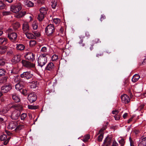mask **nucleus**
<instances>
[{"instance_id":"4","label":"nucleus","mask_w":146,"mask_h":146,"mask_svg":"<svg viewBox=\"0 0 146 146\" xmlns=\"http://www.w3.org/2000/svg\"><path fill=\"white\" fill-rule=\"evenodd\" d=\"M16 107L17 106L15 105L12 106L11 108V110L13 109L15 110L12 111L11 115V118L13 119L16 120L17 119L20 115V111L16 110Z\"/></svg>"},{"instance_id":"24","label":"nucleus","mask_w":146,"mask_h":146,"mask_svg":"<svg viewBox=\"0 0 146 146\" xmlns=\"http://www.w3.org/2000/svg\"><path fill=\"white\" fill-rule=\"evenodd\" d=\"M16 48L18 50H22L24 49L25 48V46L23 44H17Z\"/></svg>"},{"instance_id":"21","label":"nucleus","mask_w":146,"mask_h":146,"mask_svg":"<svg viewBox=\"0 0 146 146\" xmlns=\"http://www.w3.org/2000/svg\"><path fill=\"white\" fill-rule=\"evenodd\" d=\"M25 34L27 37L28 39H33L36 38V36L32 33L29 32H26Z\"/></svg>"},{"instance_id":"31","label":"nucleus","mask_w":146,"mask_h":146,"mask_svg":"<svg viewBox=\"0 0 146 146\" xmlns=\"http://www.w3.org/2000/svg\"><path fill=\"white\" fill-rule=\"evenodd\" d=\"M5 57H0V66H4L5 64Z\"/></svg>"},{"instance_id":"19","label":"nucleus","mask_w":146,"mask_h":146,"mask_svg":"<svg viewBox=\"0 0 146 146\" xmlns=\"http://www.w3.org/2000/svg\"><path fill=\"white\" fill-rule=\"evenodd\" d=\"M146 145V137H141L140 140V142L138 146H145Z\"/></svg>"},{"instance_id":"14","label":"nucleus","mask_w":146,"mask_h":146,"mask_svg":"<svg viewBox=\"0 0 146 146\" xmlns=\"http://www.w3.org/2000/svg\"><path fill=\"white\" fill-rule=\"evenodd\" d=\"M13 76V74H10L9 76V77L10 78L12 77ZM14 78H13V83H19L20 82L22 81H21V80H20V77L19 76L16 75L15 76H14Z\"/></svg>"},{"instance_id":"34","label":"nucleus","mask_w":146,"mask_h":146,"mask_svg":"<svg viewBox=\"0 0 146 146\" xmlns=\"http://www.w3.org/2000/svg\"><path fill=\"white\" fill-rule=\"evenodd\" d=\"M32 26L34 30L37 29L38 28V23L36 21H33V22Z\"/></svg>"},{"instance_id":"17","label":"nucleus","mask_w":146,"mask_h":146,"mask_svg":"<svg viewBox=\"0 0 146 146\" xmlns=\"http://www.w3.org/2000/svg\"><path fill=\"white\" fill-rule=\"evenodd\" d=\"M21 60V58L20 55H17L15 56L12 60V62L15 64L19 62Z\"/></svg>"},{"instance_id":"33","label":"nucleus","mask_w":146,"mask_h":146,"mask_svg":"<svg viewBox=\"0 0 146 146\" xmlns=\"http://www.w3.org/2000/svg\"><path fill=\"white\" fill-rule=\"evenodd\" d=\"M7 39L6 38H0V45L7 43Z\"/></svg>"},{"instance_id":"40","label":"nucleus","mask_w":146,"mask_h":146,"mask_svg":"<svg viewBox=\"0 0 146 146\" xmlns=\"http://www.w3.org/2000/svg\"><path fill=\"white\" fill-rule=\"evenodd\" d=\"M16 69L15 68H13L11 70H10L9 72V73H10L9 72H10V73L11 74H15L17 73V71L16 70Z\"/></svg>"},{"instance_id":"2","label":"nucleus","mask_w":146,"mask_h":146,"mask_svg":"<svg viewBox=\"0 0 146 146\" xmlns=\"http://www.w3.org/2000/svg\"><path fill=\"white\" fill-rule=\"evenodd\" d=\"M46 55V54L44 53L40 55L38 58V65L41 67L44 65L47 62Z\"/></svg>"},{"instance_id":"26","label":"nucleus","mask_w":146,"mask_h":146,"mask_svg":"<svg viewBox=\"0 0 146 146\" xmlns=\"http://www.w3.org/2000/svg\"><path fill=\"white\" fill-rule=\"evenodd\" d=\"M7 47L6 46H3L0 47V53L3 54L7 51Z\"/></svg>"},{"instance_id":"11","label":"nucleus","mask_w":146,"mask_h":146,"mask_svg":"<svg viewBox=\"0 0 146 146\" xmlns=\"http://www.w3.org/2000/svg\"><path fill=\"white\" fill-rule=\"evenodd\" d=\"M17 124V122L16 121H9L7 125V128L9 129L12 130L15 128Z\"/></svg>"},{"instance_id":"48","label":"nucleus","mask_w":146,"mask_h":146,"mask_svg":"<svg viewBox=\"0 0 146 146\" xmlns=\"http://www.w3.org/2000/svg\"><path fill=\"white\" fill-rule=\"evenodd\" d=\"M22 93L24 95H26L27 94V91L26 89H23L22 90Z\"/></svg>"},{"instance_id":"16","label":"nucleus","mask_w":146,"mask_h":146,"mask_svg":"<svg viewBox=\"0 0 146 146\" xmlns=\"http://www.w3.org/2000/svg\"><path fill=\"white\" fill-rule=\"evenodd\" d=\"M121 98L122 102L125 104L128 103L130 101L129 96L126 95H122Z\"/></svg>"},{"instance_id":"6","label":"nucleus","mask_w":146,"mask_h":146,"mask_svg":"<svg viewBox=\"0 0 146 146\" xmlns=\"http://www.w3.org/2000/svg\"><path fill=\"white\" fill-rule=\"evenodd\" d=\"M46 34L48 36L51 35L54 31V28L53 25L50 24L45 28Z\"/></svg>"},{"instance_id":"64","label":"nucleus","mask_w":146,"mask_h":146,"mask_svg":"<svg viewBox=\"0 0 146 146\" xmlns=\"http://www.w3.org/2000/svg\"><path fill=\"white\" fill-rule=\"evenodd\" d=\"M86 35L88 37L89 36V34L88 32H87L86 33Z\"/></svg>"},{"instance_id":"1","label":"nucleus","mask_w":146,"mask_h":146,"mask_svg":"<svg viewBox=\"0 0 146 146\" xmlns=\"http://www.w3.org/2000/svg\"><path fill=\"white\" fill-rule=\"evenodd\" d=\"M48 11V9L46 7H42L39 9L40 13H39L37 19L40 21L43 20L44 17L46 15Z\"/></svg>"},{"instance_id":"35","label":"nucleus","mask_w":146,"mask_h":146,"mask_svg":"<svg viewBox=\"0 0 146 146\" xmlns=\"http://www.w3.org/2000/svg\"><path fill=\"white\" fill-rule=\"evenodd\" d=\"M24 127V126L23 125H19L17 126L15 128V130L16 131H17L19 130L23 129Z\"/></svg>"},{"instance_id":"43","label":"nucleus","mask_w":146,"mask_h":146,"mask_svg":"<svg viewBox=\"0 0 146 146\" xmlns=\"http://www.w3.org/2000/svg\"><path fill=\"white\" fill-rule=\"evenodd\" d=\"M103 137V134L102 133H101L98 136V140L99 141H102Z\"/></svg>"},{"instance_id":"29","label":"nucleus","mask_w":146,"mask_h":146,"mask_svg":"<svg viewBox=\"0 0 146 146\" xmlns=\"http://www.w3.org/2000/svg\"><path fill=\"white\" fill-rule=\"evenodd\" d=\"M57 0H51V5L53 9H55L57 6Z\"/></svg>"},{"instance_id":"63","label":"nucleus","mask_w":146,"mask_h":146,"mask_svg":"<svg viewBox=\"0 0 146 146\" xmlns=\"http://www.w3.org/2000/svg\"><path fill=\"white\" fill-rule=\"evenodd\" d=\"M3 34V31L0 29V36H1Z\"/></svg>"},{"instance_id":"41","label":"nucleus","mask_w":146,"mask_h":146,"mask_svg":"<svg viewBox=\"0 0 146 146\" xmlns=\"http://www.w3.org/2000/svg\"><path fill=\"white\" fill-rule=\"evenodd\" d=\"M58 58V56L55 54H54L52 57V60L53 61H56Z\"/></svg>"},{"instance_id":"27","label":"nucleus","mask_w":146,"mask_h":146,"mask_svg":"<svg viewBox=\"0 0 146 146\" xmlns=\"http://www.w3.org/2000/svg\"><path fill=\"white\" fill-rule=\"evenodd\" d=\"M12 98L16 102H19L20 101V99L19 98L16 94L12 95Z\"/></svg>"},{"instance_id":"23","label":"nucleus","mask_w":146,"mask_h":146,"mask_svg":"<svg viewBox=\"0 0 146 146\" xmlns=\"http://www.w3.org/2000/svg\"><path fill=\"white\" fill-rule=\"evenodd\" d=\"M8 108L4 107L0 109V114L3 115L7 113L8 111Z\"/></svg>"},{"instance_id":"22","label":"nucleus","mask_w":146,"mask_h":146,"mask_svg":"<svg viewBox=\"0 0 146 146\" xmlns=\"http://www.w3.org/2000/svg\"><path fill=\"white\" fill-rule=\"evenodd\" d=\"M54 68V66L53 64L52 63L50 62L47 65L46 69L47 70L51 71Z\"/></svg>"},{"instance_id":"32","label":"nucleus","mask_w":146,"mask_h":146,"mask_svg":"<svg viewBox=\"0 0 146 146\" xmlns=\"http://www.w3.org/2000/svg\"><path fill=\"white\" fill-rule=\"evenodd\" d=\"M20 26V25L19 22H16L13 24V29L15 30H16L18 29Z\"/></svg>"},{"instance_id":"38","label":"nucleus","mask_w":146,"mask_h":146,"mask_svg":"<svg viewBox=\"0 0 146 146\" xmlns=\"http://www.w3.org/2000/svg\"><path fill=\"white\" fill-rule=\"evenodd\" d=\"M5 70L3 69H0V77L4 76L5 73Z\"/></svg>"},{"instance_id":"42","label":"nucleus","mask_w":146,"mask_h":146,"mask_svg":"<svg viewBox=\"0 0 146 146\" xmlns=\"http://www.w3.org/2000/svg\"><path fill=\"white\" fill-rule=\"evenodd\" d=\"M60 19L58 18L54 19H53V22L56 25L58 24L60 22Z\"/></svg>"},{"instance_id":"54","label":"nucleus","mask_w":146,"mask_h":146,"mask_svg":"<svg viewBox=\"0 0 146 146\" xmlns=\"http://www.w3.org/2000/svg\"><path fill=\"white\" fill-rule=\"evenodd\" d=\"M6 133L8 135V137H10V136L12 135V133L8 131H6Z\"/></svg>"},{"instance_id":"30","label":"nucleus","mask_w":146,"mask_h":146,"mask_svg":"<svg viewBox=\"0 0 146 146\" xmlns=\"http://www.w3.org/2000/svg\"><path fill=\"white\" fill-rule=\"evenodd\" d=\"M111 142V139L108 138H107L105 140L104 144L108 146L110 145Z\"/></svg>"},{"instance_id":"58","label":"nucleus","mask_w":146,"mask_h":146,"mask_svg":"<svg viewBox=\"0 0 146 146\" xmlns=\"http://www.w3.org/2000/svg\"><path fill=\"white\" fill-rule=\"evenodd\" d=\"M128 115L127 113H125L123 115V117L124 119H125Z\"/></svg>"},{"instance_id":"12","label":"nucleus","mask_w":146,"mask_h":146,"mask_svg":"<svg viewBox=\"0 0 146 146\" xmlns=\"http://www.w3.org/2000/svg\"><path fill=\"white\" fill-rule=\"evenodd\" d=\"M37 98V97L35 93H31L29 94L28 96V99L29 102L32 103L35 101Z\"/></svg>"},{"instance_id":"47","label":"nucleus","mask_w":146,"mask_h":146,"mask_svg":"<svg viewBox=\"0 0 146 146\" xmlns=\"http://www.w3.org/2000/svg\"><path fill=\"white\" fill-rule=\"evenodd\" d=\"M47 51V48L46 47L44 46L42 48L41 51L43 52H46Z\"/></svg>"},{"instance_id":"49","label":"nucleus","mask_w":146,"mask_h":146,"mask_svg":"<svg viewBox=\"0 0 146 146\" xmlns=\"http://www.w3.org/2000/svg\"><path fill=\"white\" fill-rule=\"evenodd\" d=\"M7 54L8 56H11L13 54V52L12 50H10L7 52Z\"/></svg>"},{"instance_id":"62","label":"nucleus","mask_w":146,"mask_h":146,"mask_svg":"<svg viewBox=\"0 0 146 146\" xmlns=\"http://www.w3.org/2000/svg\"><path fill=\"white\" fill-rule=\"evenodd\" d=\"M133 118H131L130 119H129L128 121V123H129L132 120Z\"/></svg>"},{"instance_id":"15","label":"nucleus","mask_w":146,"mask_h":146,"mask_svg":"<svg viewBox=\"0 0 146 146\" xmlns=\"http://www.w3.org/2000/svg\"><path fill=\"white\" fill-rule=\"evenodd\" d=\"M24 82L22 81L20 82L15 85V88L16 89L18 90H20L22 89L24 87Z\"/></svg>"},{"instance_id":"50","label":"nucleus","mask_w":146,"mask_h":146,"mask_svg":"<svg viewBox=\"0 0 146 146\" xmlns=\"http://www.w3.org/2000/svg\"><path fill=\"white\" fill-rule=\"evenodd\" d=\"M11 13L10 11H4L3 12V14L4 15H7L11 14Z\"/></svg>"},{"instance_id":"60","label":"nucleus","mask_w":146,"mask_h":146,"mask_svg":"<svg viewBox=\"0 0 146 146\" xmlns=\"http://www.w3.org/2000/svg\"><path fill=\"white\" fill-rule=\"evenodd\" d=\"M105 18V16L104 15H102L100 19V20L101 21H102V20L104 19Z\"/></svg>"},{"instance_id":"7","label":"nucleus","mask_w":146,"mask_h":146,"mask_svg":"<svg viewBox=\"0 0 146 146\" xmlns=\"http://www.w3.org/2000/svg\"><path fill=\"white\" fill-rule=\"evenodd\" d=\"M21 63L23 66L28 68H34L35 67V64L31 62L25 60H22Z\"/></svg>"},{"instance_id":"5","label":"nucleus","mask_w":146,"mask_h":146,"mask_svg":"<svg viewBox=\"0 0 146 146\" xmlns=\"http://www.w3.org/2000/svg\"><path fill=\"white\" fill-rule=\"evenodd\" d=\"M22 9L21 4L20 3H17L13 5L11 7V11L15 13H17L19 12Z\"/></svg>"},{"instance_id":"3","label":"nucleus","mask_w":146,"mask_h":146,"mask_svg":"<svg viewBox=\"0 0 146 146\" xmlns=\"http://www.w3.org/2000/svg\"><path fill=\"white\" fill-rule=\"evenodd\" d=\"M6 33L7 34V37L11 41H14L16 40L17 37V34L14 32L12 29H9L6 31Z\"/></svg>"},{"instance_id":"36","label":"nucleus","mask_w":146,"mask_h":146,"mask_svg":"<svg viewBox=\"0 0 146 146\" xmlns=\"http://www.w3.org/2000/svg\"><path fill=\"white\" fill-rule=\"evenodd\" d=\"M36 44V41L34 40H32L29 42V44L31 47H33Z\"/></svg>"},{"instance_id":"13","label":"nucleus","mask_w":146,"mask_h":146,"mask_svg":"<svg viewBox=\"0 0 146 146\" xmlns=\"http://www.w3.org/2000/svg\"><path fill=\"white\" fill-rule=\"evenodd\" d=\"M33 75L30 72H24L21 75V76L22 78H25L27 79H29L32 78Z\"/></svg>"},{"instance_id":"56","label":"nucleus","mask_w":146,"mask_h":146,"mask_svg":"<svg viewBox=\"0 0 146 146\" xmlns=\"http://www.w3.org/2000/svg\"><path fill=\"white\" fill-rule=\"evenodd\" d=\"M4 119L3 117H0V123H3L4 122Z\"/></svg>"},{"instance_id":"59","label":"nucleus","mask_w":146,"mask_h":146,"mask_svg":"<svg viewBox=\"0 0 146 146\" xmlns=\"http://www.w3.org/2000/svg\"><path fill=\"white\" fill-rule=\"evenodd\" d=\"M45 0H39L38 1V2L39 3H40L41 4H43Z\"/></svg>"},{"instance_id":"25","label":"nucleus","mask_w":146,"mask_h":146,"mask_svg":"<svg viewBox=\"0 0 146 146\" xmlns=\"http://www.w3.org/2000/svg\"><path fill=\"white\" fill-rule=\"evenodd\" d=\"M25 4L28 7L33 6L34 4L31 1L29 0H26L24 1Z\"/></svg>"},{"instance_id":"57","label":"nucleus","mask_w":146,"mask_h":146,"mask_svg":"<svg viewBox=\"0 0 146 146\" xmlns=\"http://www.w3.org/2000/svg\"><path fill=\"white\" fill-rule=\"evenodd\" d=\"M60 34H63V28H62V27L61 28H60Z\"/></svg>"},{"instance_id":"45","label":"nucleus","mask_w":146,"mask_h":146,"mask_svg":"<svg viewBox=\"0 0 146 146\" xmlns=\"http://www.w3.org/2000/svg\"><path fill=\"white\" fill-rule=\"evenodd\" d=\"M5 6V4L2 1H0V9H4Z\"/></svg>"},{"instance_id":"37","label":"nucleus","mask_w":146,"mask_h":146,"mask_svg":"<svg viewBox=\"0 0 146 146\" xmlns=\"http://www.w3.org/2000/svg\"><path fill=\"white\" fill-rule=\"evenodd\" d=\"M118 141L121 145V146H123L125 143L124 139L122 138L119 139Z\"/></svg>"},{"instance_id":"20","label":"nucleus","mask_w":146,"mask_h":146,"mask_svg":"<svg viewBox=\"0 0 146 146\" xmlns=\"http://www.w3.org/2000/svg\"><path fill=\"white\" fill-rule=\"evenodd\" d=\"M15 15V17L17 18H20L24 16L26 14V12L21 11L18 12Z\"/></svg>"},{"instance_id":"52","label":"nucleus","mask_w":146,"mask_h":146,"mask_svg":"<svg viewBox=\"0 0 146 146\" xmlns=\"http://www.w3.org/2000/svg\"><path fill=\"white\" fill-rule=\"evenodd\" d=\"M117 143L115 141H113L112 142V146H117Z\"/></svg>"},{"instance_id":"18","label":"nucleus","mask_w":146,"mask_h":146,"mask_svg":"<svg viewBox=\"0 0 146 146\" xmlns=\"http://www.w3.org/2000/svg\"><path fill=\"white\" fill-rule=\"evenodd\" d=\"M22 29L24 31H28L29 30V27L28 23L24 22L23 24Z\"/></svg>"},{"instance_id":"28","label":"nucleus","mask_w":146,"mask_h":146,"mask_svg":"<svg viewBox=\"0 0 146 146\" xmlns=\"http://www.w3.org/2000/svg\"><path fill=\"white\" fill-rule=\"evenodd\" d=\"M139 77V76L138 74H135L133 76L132 81L133 82H135L138 80Z\"/></svg>"},{"instance_id":"39","label":"nucleus","mask_w":146,"mask_h":146,"mask_svg":"<svg viewBox=\"0 0 146 146\" xmlns=\"http://www.w3.org/2000/svg\"><path fill=\"white\" fill-rule=\"evenodd\" d=\"M27 116V114L26 113H22L20 115L21 119L22 120H24Z\"/></svg>"},{"instance_id":"55","label":"nucleus","mask_w":146,"mask_h":146,"mask_svg":"<svg viewBox=\"0 0 146 146\" xmlns=\"http://www.w3.org/2000/svg\"><path fill=\"white\" fill-rule=\"evenodd\" d=\"M118 112V111L117 110H113L112 111V113L115 114H117Z\"/></svg>"},{"instance_id":"10","label":"nucleus","mask_w":146,"mask_h":146,"mask_svg":"<svg viewBox=\"0 0 146 146\" xmlns=\"http://www.w3.org/2000/svg\"><path fill=\"white\" fill-rule=\"evenodd\" d=\"M25 56L26 59L30 61L33 62L35 60V55L31 52H27Z\"/></svg>"},{"instance_id":"8","label":"nucleus","mask_w":146,"mask_h":146,"mask_svg":"<svg viewBox=\"0 0 146 146\" xmlns=\"http://www.w3.org/2000/svg\"><path fill=\"white\" fill-rule=\"evenodd\" d=\"M11 84H6L1 88V91L2 93H6L12 89Z\"/></svg>"},{"instance_id":"46","label":"nucleus","mask_w":146,"mask_h":146,"mask_svg":"<svg viewBox=\"0 0 146 146\" xmlns=\"http://www.w3.org/2000/svg\"><path fill=\"white\" fill-rule=\"evenodd\" d=\"M28 108L31 109H37L38 107L36 106L32 105H28Z\"/></svg>"},{"instance_id":"51","label":"nucleus","mask_w":146,"mask_h":146,"mask_svg":"<svg viewBox=\"0 0 146 146\" xmlns=\"http://www.w3.org/2000/svg\"><path fill=\"white\" fill-rule=\"evenodd\" d=\"M34 34L35 35V36H36L37 37L40 36V34L39 32H34Z\"/></svg>"},{"instance_id":"44","label":"nucleus","mask_w":146,"mask_h":146,"mask_svg":"<svg viewBox=\"0 0 146 146\" xmlns=\"http://www.w3.org/2000/svg\"><path fill=\"white\" fill-rule=\"evenodd\" d=\"M90 138V135L88 134H87L84 137V138L83 139V141L84 142H86L87 141L88 139Z\"/></svg>"},{"instance_id":"53","label":"nucleus","mask_w":146,"mask_h":146,"mask_svg":"<svg viewBox=\"0 0 146 146\" xmlns=\"http://www.w3.org/2000/svg\"><path fill=\"white\" fill-rule=\"evenodd\" d=\"M30 86H31V88H35L36 87V84L32 83L31 85Z\"/></svg>"},{"instance_id":"9","label":"nucleus","mask_w":146,"mask_h":146,"mask_svg":"<svg viewBox=\"0 0 146 146\" xmlns=\"http://www.w3.org/2000/svg\"><path fill=\"white\" fill-rule=\"evenodd\" d=\"M10 137H8L6 134H3L0 136V140L2 141H4L3 144L5 145H6L9 142L10 139Z\"/></svg>"},{"instance_id":"61","label":"nucleus","mask_w":146,"mask_h":146,"mask_svg":"<svg viewBox=\"0 0 146 146\" xmlns=\"http://www.w3.org/2000/svg\"><path fill=\"white\" fill-rule=\"evenodd\" d=\"M115 119L116 120H118L119 119V117H117V116H114Z\"/></svg>"}]
</instances>
